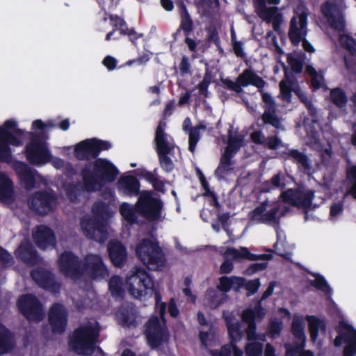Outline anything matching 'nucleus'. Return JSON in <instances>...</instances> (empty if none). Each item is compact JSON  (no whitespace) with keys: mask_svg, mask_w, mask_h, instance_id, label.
I'll return each mask as SVG.
<instances>
[{"mask_svg":"<svg viewBox=\"0 0 356 356\" xmlns=\"http://www.w3.org/2000/svg\"><path fill=\"white\" fill-rule=\"evenodd\" d=\"M282 329V322L278 320H272L269 322L268 326V332L273 337L279 336Z\"/></svg>","mask_w":356,"mask_h":356,"instance_id":"nucleus-59","label":"nucleus"},{"mask_svg":"<svg viewBox=\"0 0 356 356\" xmlns=\"http://www.w3.org/2000/svg\"><path fill=\"white\" fill-rule=\"evenodd\" d=\"M15 347L14 334L6 326L0 323V355L10 353Z\"/></svg>","mask_w":356,"mask_h":356,"instance_id":"nucleus-29","label":"nucleus"},{"mask_svg":"<svg viewBox=\"0 0 356 356\" xmlns=\"http://www.w3.org/2000/svg\"><path fill=\"white\" fill-rule=\"evenodd\" d=\"M0 263L4 267H10L14 264L13 257L6 249L0 246Z\"/></svg>","mask_w":356,"mask_h":356,"instance_id":"nucleus-60","label":"nucleus"},{"mask_svg":"<svg viewBox=\"0 0 356 356\" xmlns=\"http://www.w3.org/2000/svg\"><path fill=\"white\" fill-rule=\"evenodd\" d=\"M17 259L29 266L39 264L40 257L34 246L29 241H22L15 252Z\"/></svg>","mask_w":356,"mask_h":356,"instance_id":"nucleus-22","label":"nucleus"},{"mask_svg":"<svg viewBox=\"0 0 356 356\" xmlns=\"http://www.w3.org/2000/svg\"><path fill=\"white\" fill-rule=\"evenodd\" d=\"M211 83V76L209 73H205L202 81L197 85V88L199 89V92L201 95L204 97H207L208 95V88L209 84Z\"/></svg>","mask_w":356,"mask_h":356,"instance_id":"nucleus-64","label":"nucleus"},{"mask_svg":"<svg viewBox=\"0 0 356 356\" xmlns=\"http://www.w3.org/2000/svg\"><path fill=\"white\" fill-rule=\"evenodd\" d=\"M346 177L352 183L350 193L353 198L356 200V164L347 167Z\"/></svg>","mask_w":356,"mask_h":356,"instance_id":"nucleus-54","label":"nucleus"},{"mask_svg":"<svg viewBox=\"0 0 356 356\" xmlns=\"http://www.w3.org/2000/svg\"><path fill=\"white\" fill-rule=\"evenodd\" d=\"M288 63L291 70L296 74H300L302 72L303 69V63L298 58L289 56L287 58Z\"/></svg>","mask_w":356,"mask_h":356,"instance_id":"nucleus-62","label":"nucleus"},{"mask_svg":"<svg viewBox=\"0 0 356 356\" xmlns=\"http://www.w3.org/2000/svg\"><path fill=\"white\" fill-rule=\"evenodd\" d=\"M108 18L110 21L113 22L112 25L113 26V29L119 31L120 34L125 33V29L128 26L123 18L120 17L118 15L113 14L109 15Z\"/></svg>","mask_w":356,"mask_h":356,"instance_id":"nucleus-55","label":"nucleus"},{"mask_svg":"<svg viewBox=\"0 0 356 356\" xmlns=\"http://www.w3.org/2000/svg\"><path fill=\"white\" fill-rule=\"evenodd\" d=\"M279 211L278 207H273L268 211H264L262 218H260V223L268 224L270 222H278L277 214Z\"/></svg>","mask_w":356,"mask_h":356,"instance_id":"nucleus-56","label":"nucleus"},{"mask_svg":"<svg viewBox=\"0 0 356 356\" xmlns=\"http://www.w3.org/2000/svg\"><path fill=\"white\" fill-rule=\"evenodd\" d=\"M179 15H180V24L176 32L173 34L174 39L176 40V36L180 34L181 31H188L191 30V27L194 25L193 19L189 14L186 6L183 1L179 3Z\"/></svg>","mask_w":356,"mask_h":356,"instance_id":"nucleus-32","label":"nucleus"},{"mask_svg":"<svg viewBox=\"0 0 356 356\" xmlns=\"http://www.w3.org/2000/svg\"><path fill=\"white\" fill-rule=\"evenodd\" d=\"M33 280L42 289L52 293L58 292L60 284L57 283L54 275L44 268L33 269L31 272Z\"/></svg>","mask_w":356,"mask_h":356,"instance_id":"nucleus-18","label":"nucleus"},{"mask_svg":"<svg viewBox=\"0 0 356 356\" xmlns=\"http://www.w3.org/2000/svg\"><path fill=\"white\" fill-rule=\"evenodd\" d=\"M314 197V193L312 191H309L306 193L298 191L294 202H293V206L308 209L312 206Z\"/></svg>","mask_w":356,"mask_h":356,"instance_id":"nucleus-41","label":"nucleus"},{"mask_svg":"<svg viewBox=\"0 0 356 356\" xmlns=\"http://www.w3.org/2000/svg\"><path fill=\"white\" fill-rule=\"evenodd\" d=\"M307 14L305 12H302L300 14L295 12L290 22L288 35L293 45H298L302 40L304 49L307 52L312 53L315 50L314 47L306 39H302V36H305L307 34Z\"/></svg>","mask_w":356,"mask_h":356,"instance_id":"nucleus-8","label":"nucleus"},{"mask_svg":"<svg viewBox=\"0 0 356 356\" xmlns=\"http://www.w3.org/2000/svg\"><path fill=\"white\" fill-rule=\"evenodd\" d=\"M232 158L230 155L222 154L219 165L214 172V175L218 180L225 179L226 176L233 171Z\"/></svg>","mask_w":356,"mask_h":356,"instance_id":"nucleus-34","label":"nucleus"},{"mask_svg":"<svg viewBox=\"0 0 356 356\" xmlns=\"http://www.w3.org/2000/svg\"><path fill=\"white\" fill-rule=\"evenodd\" d=\"M266 210V205L264 203L260 204L256 207L249 213V218L251 221L255 222L256 223H260V218H262L264 212Z\"/></svg>","mask_w":356,"mask_h":356,"instance_id":"nucleus-57","label":"nucleus"},{"mask_svg":"<svg viewBox=\"0 0 356 356\" xmlns=\"http://www.w3.org/2000/svg\"><path fill=\"white\" fill-rule=\"evenodd\" d=\"M98 337L99 330L92 325H81L74 331L69 343L76 353L85 355L95 350Z\"/></svg>","mask_w":356,"mask_h":356,"instance_id":"nucleus-5","label":"nucleus"},{"mask_svg":"<svg viewBox=\"0 0 356 356\" xmlns=\"http://www.w3.org/2000/svg\"><path fill=\"white\" fill-rule=\"evenodd\" d=\"M136 209H134L128 203H123L120 207V213L123 218L130 225L137 222V216L136 215Z\"/></svg>","mask_w":356,"mask_h":356,"instance_id":"nucleus-49","label":"nucleus"},{"mask_svg":"<svg viewBox=\"0 0 356 356\" xmlns=\"http://www.w3.org/2000/svg\"><path fill=\"white\" fill-rule=\"evenodd\" d=\"M13 183L6 174L0 173V202H13L15 197Z\"/></svg>","mask_w":356,"mask_h":356,"instance_id":"nucleus-30","label":"nucleus"},{"mask_svg":"<svg viewBox=\"0 0 356 356\" xmlns=\"http://www.w3.org/2000/svg\"><path fill=\"white\" fill-rule=\"evenodd\" d=\"M83 275H88L93 280L103 279L108 276V270L101 256L88 254L83 262Z\"/></svg>","mask_w":356,"mask_h":356,"instance_id":"nucleus-17","label":"nucleus"},{"mask_svg":"<svg viewBox=\"0 0 356 356\" xmlns=\"http://www.w3.org/2000/svg\"><path fill=\"white\" fill-rule=\"evenodd\" d=\"M337 336L334 340L336 347L346 343L343 350V356H355L356 355V330L353 326L341 321L337 328Z\"/></svg>","mask_w":356,"mask_h":356,"instance_id":"nucleus-13","label":"nucleus"},{"mask_svg":"<svg viewBox=\"0 0 356 356\" xmlns=\"http://www.w3.org/2000/svg\"><path fill=\"white\" fill-rule=\"evenodd\" d=\"M245 282V279L242 277L222 276L219 278V284L217 287L223 293L229 292L232 288L235 291H238L243 286Z\"/></svg>","mask_w":356,"mask_h":356,"instance_id":"nucleus-31","label":"nucleus"},{"mask_svg":"<svg viewBox=\"0 0 356 356\" xmlns=\"http://www.w3.org/2000/svg\"><path fill=\"white\" fill-rule=\"evenodd\" d=\"M48 322L52 333L62 334L66 330L68 322V312L60 302H54L48 312Z\"/></svg>","mask_w":356,"mask_h":356,"instance_id":"nucleus-15","label":"nucleus"},{"mask_svg":"<svg viewBox=\"0 0 356 356\" xmlns=\"http://www.w3.org/2000/svg\"><path fill=\"white\" fill-rule=\"evenodd\" d=\"M118 189L128 196L140 195V184L138 179L132 175L122 176L118 181Z\"/></svg>","mask_w":356,"mask_h":356,"instance_id":"nucleus-26","label":"nucleus"},{"mask_svg":"<svg viewBox=\"0 0 356 356\" xmlns=\"http://www.w3.org/2000/svg\"><path fill=\"white\" fill-rule=\"evenodd\" d=\"M32 236L33 241L40 249L56 246V238L54 231L44 225H38L33 230Z\"/></svg>","mask_w":356,"mask_h":356,"instance_id":"nucleus-20","label":"nucleus"},{"mask_svg":"<svg viewBox=\"0 0 356 356\" xmlns=\"http://www.w3.org/2000/svg\"><path fill=\"white\" fill-rule=\"evenodd\" d=\"M311 275L315 277V280L309 281L310 285L330 297L332 293V289L327 283L325 277L319 273H311Z\"/></svg>","mask_w":356,"mask_h":356,"instance_id":"nucleus-40","label":"nucleus"},{"mask_svg":"<svg viewBox=\"0 0 356 356\" xmlns=\"http://www.w3.org/2000/svg\"><path fill=\"white\" fill-rule=\"evenodd\" d=\"M84 191H86L83 182L79 181L69 184L65 190L67 197L72 202H76Z\"/></svg>","mask_w":356,"mask_h":356,"instance_id":"nucleus-43","label":"nucleus"},{"mask_svg":"<svg viewBox=\"0 0 356 356\" xmlns=\"http://www.w3.org/2000/svg\"><path fill=\"white\" fill-rule=\"evenodd\" d=\"M74 154L79 161H90L98 159L93 138L78 143L74 147Z\"/></svg>","mask_w":356,"mask_h":356,"instance_id":"nucleus-23","label":"nucleus"},{"mask_svg":"<svg viewBox=\"0 0 356 356\" xmlns=\"http://www.w3.org/2000/svg\"><path fill=\"white\" fill-rule=\"evenodd\" d=\"M321 10L332 29L339 34L346 31L344 15L336 3L326 1L321 5Z\"/></svg>","mask_w":356,"mask_h":356,"instance_id":"nucleus-16","label":"nucleus"},{"mask_svg":"<svg viewBox=\"0 0 356 356\" xmlns=\"http://www.w3.org/2000/svg\"><path fill=\"white\" fill-rule=\"evenodd\" d=\"M93 218H82L81 227L85 236L100 243L108 238L104 221L110 216L109 205L103 201L95 202L92 207Z\"/></svg>","mask_w":356,"mask_h":356,"instance_id":"nucleus-3","label":"nucleus"},{"mask_svg":"<svg viewBox=\"0 0 356 356\" xmlns=\"http://www.w3.org/2000/svg\"><path fill=\"white\" fill-rule=\"evenodd\" d=\"M285 79L280 83V93L284 100L289 102L292 97L291 93L293 91L294 81L289 77L286 72Z\"/></svg>","mask_w":356,"mask_h":356,"instance_id":"nucleus-48","label":"nucleus"},{"mask_svg":"<svg viewBox=\"0 0 356 356\" xmlns=\"http://www.w3.org/2000/svg\"><path fill=\"white\" fill-rule=\"evenodd\" d=\"M10 139L0 135V161L9 163L12 158Z\"/></svg>","mask_w":356,"mask_h":356,"instance_id":"nucleus-47","label":"nucleus"},{"mask_svg":"<svg viewBox=\"0 0 356 356\" xmlns=\"http://www.w3.org/2000/svg\"><path fill=\"white\" fill-rule=\"evenodd\" d=\"M229 252L235 260L248 259L251 261L253 254V253L245 247L241 248V250L231 248L229 250Z\"/></svg>","mask_w":356,"mask_h":356,"instance_id":"nucleus-53","label":"nucleus"},{"mask_svg":"<svg viewBox=\"0 0 356 356\" xmlns=\"http://www.w3.org/2000/svg\"><path fill=\"white\" fill-rule=\"evenodd\" d=\"M157 155L162 170L167 173L172 172L175 165L170 155H173V151L159 152Z\"/></svg>","mask_w":356,"mask_h":356,"instance_id":"nucleus-44","label":"nucleus"},{"mask_svg":"<svg viewBox=\"0 0 356 356\" xmlns=\"http://www.w3.org/2000/svg\"><path fill=\"white\" fill-rule=\"evenodd\" d=\"M27 161L33 165H40L51 161V154L39 134L31 133V141L25 147Z\"/></svg>","mask_w":356,"mask_h":356,"instance_id":"nucleus-6","label":"nucleus"},{"mask_svg":"<svg viewBox=\"0 0 356 356\" xmlns=\"http://www.w3.org/2000/svg\"><path fill=\"white\" fill-rule=\"evenodd\" d=\"M268 266L267 262L253 263L245 270L246 275L250 276L253 274L265 270Z\"/></svg>","mask_w":356,"mask_h":356,"instance_id":"nucleus-63","label":"nucleus"},{"mask_svg":"<svg viewBox=\"0 0 356 356\" xmlns=\"http://www.w3.org/2000/svg\"><path fill=\"white\" fill-rule=\"evenodd\" d=\"M280 157L284 160H291L301 167L305 172L309 173L312 170L311 161L309 157L303 152L296 149H287L280 152Z\"/></svg>","mask_w":356,"mask_h":356,"instance_id":"nucleus-25","label":"nucleus"},{"mask_svg":"<svg viewBox=\"0 0 356 356\" xmlns=\"http://www.w3.org/2000/svg\"><path fill=\"white\" fill-rule=\"evenodd\" d=\"M330 99L334 106L339 108L346 107L348 102L346 92L339 87L332 88L330 90Z\"/></svg>","mask_w":356,"mask_h":356,"instance_id":"nucleus-39","label":"nucleus"},{"mask_svg":"<svg viewBox=\"0 0 356 356\" xmlns=\"http://www.w3.org/2000/svg\"><path fill=\"white\" fill-rule=\"evenodd\" d=\"M108 289L114 298H124L125 291L122 287V280L120 276L113 275L110 278L108 282Z\"/></svg>","mask_w":356,"mask_h":356,"instance_id":"nucleus-38","label":"nucleus"},{"mask_svg":"<svg viewBox=\"0 0 356 356\" xmlns=\"http://www.w3.org/2000/svg\"><path fill=\"white\" fill-rule=\"evenodd\" d=\"M127 289L132 297L141 299L147 295L154 293L155 307L154 311L159 314V319L166 324L165 312L166 303L162 302V296L159 291L154 289L153 277L143 268H136L126 278Z\"/></svg>","mask_w":356,"mask_h":356,"instance_id":"nucleus-1","label":"nucleus"},{"mask_svg":"<svg viewBox=\"0 0 356 356\" xmlns=\"http://www.w3.org/2000/svg\"><path fill=\"white\" fill-rule=\"evenodd\" d=\"M243 136L238 135L233 136L232 127L228 130V140L227 145L225 147L223 154L230 155L234 157V154L240 149L243 146Z\"/></svg>","mask_w":356,"mask_h":356,"instance_id":"nucleus-35","label":"nucleus"},{"mask_svg":"<svg viewBox=\"0 0 356 356\" xmlns=\"http://www.w3.org/2000/svg\"><path fill=\"white\" fill-rule=\"evenodd\" d=\"M306 72L311 76V87L313 90H317L325 86L323 74L318 73L313 66L307 65Z\"/></svg>","mask_w":356,"mask_h":356,"instance_id":"nucleus-42","label":"nucleus"},{"mask_svg":"<svg viewBox=\"0 0 356 356\" xmlns=\"http://www.w3.org/2000/svg\"><path fill=\"white\" fill-rule=\"evenodd\" d=\"M291 332L295 339L293 346L287 348L286 353L293 356L300 353L298 356H314L310 350H304L306 336L305 333V323L300 317L294 316L291 323Z\"/></svg>","mask_w":356,"mask_h":356,"instance_id":"nucleus-14","label":"nucleus"},{"mask_svg":"<svg viewBox=\"0 0 356 356\" xmlns=\"http://www.w3.org/2000/svg\"><path fill=\"white\" fill-rule=\"evenodd\" d=\"M261 119L265 124H270L277 129H284L282 120L276 113V108H265Z\"/></svg>","mask_w":356,"mask_h":356,"instance_id":"nucleus-37","label":"nucleus"},{"mask_svg":"<svg viewBox=\"0 0 356 356\" xmlns=\"http://www.w3.org/2000/svg\"><path fill=\"white\" fill-rule=\"evenodd\" d=\"M107 250L109 259L114 266L122 268L124 266L127 260V250L121 241H109L107 244Z\"/></svg>","mask_w":356,"mask_h":356,"instance_id":"nucleus-21","label":"nucleus"},{"mask_svg":"<svg viewBox=\"0 0 356 356\" xmlns=\"http://www.w3.org/2000/svg\"><path fill=\"white\" fill-rule=\"evenodd\" d=\"M237 81L238 86H240V88L252 85L257 87L258 89H262L266 84V81L250 68L245 69L243 72L238 76Z\"/></svg>","mask_w":356,"mask_h":356,"instance_id":"nucleus-28","label":"nucleus"},{"mask_svg":"<svg viewBox=\"0 0 356 356\" xmlns=\"http://www.w3.org/2000/svg\"><path fill=\"white\" fill-rule=\"evenodd\" d=\"M136 254L150 270H162L165 266V254L156 240L141 239L136 245Z\"/></svg>","mask_w":356,"mask_h":356,"instance_id":"nucleus-4","label":"nucleus"},{"mask_svg":"<svg viewBox=\"0 0 356 356\" xmlns=\"http://www.w3.org/2000/svg\"><path fill=\"white\" fill-rule=\"evenodd\" d=\"M205 129L206 126L202 124H200L190 129V131L188 133V150L191 153H194L196 148V145L200 139V131L201 129Z\"/></svg>","mask_w":356,"mask_h":356,"instance_id":"nucleus-45","label":"nucleus"},{"mask_svg":"<svg viewBox=\"0 0 356 356\" xmlns=\"http://www.w3.org/2000/svg\"><path fill=\"white\" fill-rule=\"evenodd\" d=\"M264 346L258 341L248 343L245 347V351L248 356H262Z\"/></svg>","mask_w":356,"mask_h":356,"instance_id":"nucleus-52","label":"nucleus"},{"mask_svg":"<svg viewBox=\"0 0 356 356\" xmlns=\"http://www.w3.org/2000/svg\"><path fill=\"white\" fill-rule=\"evenodd\" d=\"M165 127L166 123L160 120L156 128L154 142L156 153L174 151L175 148L174 139L165 131Z\"/></svg>","mask_w":356,"mask_h":356,"instance_id":"nucleus-19","label":"nucleus"},{"mask_svg":"<svg viewBox=\"0 0 356 356\" xmlns=\"http://www.w3.org/2000/svg\"><path fill=\"white\" fill-rule=\"evenodd\" d=\"M285 184L281 183V173L274 175L270 180L265 181L261 185L262 192H269L277 188H284Z\"/></svg>","mask_w":356,"mask_h":356,"instance_id":"nucleus-50","label":"nucleus"},{"mask_svg":"<svg viewBox=\"0 0 356 356\" xmlns=\"http://www.w3.org/2000/svg\"><path fill=\"white\" fill-rule=\"evenodd\" d=\"M308 327L311 340L315 342L318 337L319 331L323 333L326 332L327 325L324 320L320 319L315 316H307Z\"/></svg>","mask_w":356,"mask_h":356,"instance_id":"nucleus-33","label":"nucleus"},{"mask_svg":"<svg viewBox=\"0 0 356 356\" xmlns=\"http://www.w3.org/2000/svg\"><path fill=\"white\" fill-rule=\"evenodd\" d=\"M163 203L161 200L152 197V192L143 191L136 204V211L150 221H156L161 217Z\"/></svg>","mask_w":356,"mask_h":356,"instance_id":"nucleus-7","label":"nucleus"},{"mask_svg":"<svg viewBox=\"0 0 356 356\" xmlns=\"http://www.w3.org/2000/svg\"><path fill=\"white\" fill-rule=\"evenodd\" d=\"M57 197L52 191L40 190L34 192L28 199L30 209L39 216L52 212L56 205Z\"/></svg>","mask_w":356,"mask_h":356,"instance_id":"nucleus-11","label":"nucleus"},{"mask_svg":"<svg viewBox=\"0 0 356 356\" xmlns=\"http://www.w3.org/2000/svg\"><path fill=\"white\" fill-rule=\"evenodd\" d=\"M17 306L20 314L29 321L40 322L44 317L42 304L32 293L20 296L17 300Z\"/></svg>","mask_w":356,"mask_h":356,"instance_id":"nucleus-9","label":"nucleus"},{"mask_svg":"<svg viewBox=\"0 0 356 356\" xmlns=\"http://www.w3.org/2000/svg\"><path fill=\"white\" fill-rule=\"evenodd\" d=\"M264 141V145L273 150L277 149L280 146H286L277 136H268Z\"/></svg>","mask_w":356,"mask_h":356,"instance_id":"nucleus-61","label":"nucleus"},{"mask_svg":"<svg viewBox=\"0 0 356 356\" xmlns=\"http://www.w3.org/2000/svg\"><path fill=\"white\" fill-rule=\"evenodd\" d=\"M145 327V334L152 349H156L168 341L170 334L166 324L161 323L158 316H151Z\"/></svg>","mask_w":356,"mask_h":356,"instance_id":"nucleus-10","label":"nucleus"},{"mask_svg":"<svg viewBox=\"0 0 356 356\" xmlns=\"http://www.w3.org/2000/svg\"><path fill=\"white\" fill-rule=\"evenodd\" d=\"M339 41L342 47L347 49L350 54H356V40L347 34H339Z\"/></svg>","mask_w":356,"mask_h":356,"instance_id":"nucleus-51","label":"nucleus"},{"mask_svg":"<svg viewBox=\"0 0 356 356\" xmlns=\"http://www.w3.org/2000/svg\"><path fill=\"white\" fill-rule=\"evenodd\" d=\"M119 173V170L111 161L99 158L86 163L81 171V176L86 191L94 192L105 184L113 182Z\"/></svg>","mask_w":356,"mask_h":356,"instance_id":"nucleus-2","label":"nucleus"},{"mask_svg":"<svg viewBox=\"0 0 356 356\" xmlns=\"http://www.w3.org/2000/svg\"><path fill=\"white\" fill-rule=\"evenodd\" d=\"M15 170L24 188L31 190L35 187V179L33 172L26 163L22 161L17 162L15 164Z\"/></svg>","mask_w":356,"mask_h":356,"instance_id":"nucleus-27","label":"nucleus"},{"mask_svg":"<svg viewBox=\"0 0 356 356\" xmlns=\"http://www.w3.org/2000/svg\"><path fill=\"white\" fill-rule=\"evenodd\" d=\"M227 332L230 341L228 345H236L243 337V332L241 330V322L236 321L234 325H230L227 327Z\"/></svg>","mask_w":356,"mask_h":356,"instance_id":"nucleus-46","label":"nucleus"},{"mask_svg":"<svg viewBox=\"0 0 356 356\" xmlns=\"http://www.w3.org/2000/svg\"><path fill=\"white\" fill-rule=\"evenodd\" d=\"M257 10L259 17L268 23L280 14L277 7H267L264 0L259 1Z\"/></svg>","mask_w":356,"mask_h":356,"instance_id":"nucleus-36","label":"nucleus"},{"mask_svg":"<svg viewBox=\"0 0 356 356\" xmlns=\"http://www.w3.org/2000/svg\"><path fill=\"white\" fill-rule=\"evenodd\" d=\"M95 146V150L97 157L103 151H108L112 148V143L108 140H101L97 138H93Z\"/></svg>","mask_w":356,"mask_h":356,"instance_id":"nucleus-58","label":"nucleus"},{"mask_svg":"<svg viewBox=\"0 0 356 356\" xmlns=\"http://www.w3.org/2000/svg\"><path fill=\"white\" fill-rule=\"evenodd\" d=\"M58 266L65 277L76 281L83 276V261L72 251L65 250L59 255Z\"/></svg>","mask_w":356,"mask_h":356,"instance_id":"nucleus-12","label":"nucleus"},{"mask_svg":"<svg viewBox=\"0 0 356 356\" xmlns=\"http://www.w3.org/2000/svg\"><path fill=\"white\" fill-rule=\"evenodd\" d=\"M17 123L14 120H8L0 127V135L8 139L11 145L18 147L22 145V140L18 138L22 136L24 131L17 128Z\"/></svg>","mask_w":356,"mask_h":356,"instance_id":"nucleus-24","label":"nucleus"}]
</instances>
